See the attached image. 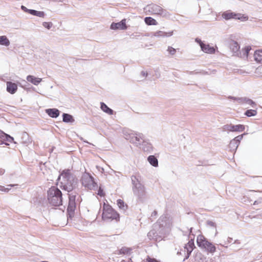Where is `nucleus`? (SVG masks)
Masks as SVG:
<instances>
[{
	"mask_svg": "<svg viewBox=\"0 0 262 262\" xmlns=\"http://www.w3.org/2000/svg\"><path fill=\"white\" fill-rule=\"evenodd\" d=\"M126 19H122L120 22L118 23H112L110 28L112 30H126L127 28V26L126 24Z\"/></svg>",
	"mask_w": 262,
	"mask_h": 262,
	"instance_id": "13",
	"label": "nucleus"
},
{
	"mask_svg": "<svg viewBox=\"0 0 262 262\" xmlns=\"http://www.w3.org/2000/svg\"><path fill=\"white\" fill-rule=\"evenodd\" d=\"M10 44V41L6 36H0V45L8 47Z\"/></svg>",
	"mask_w": 262,
	"mask_h": 262,
	"instance_id": "31",
	"label": "nucleus"
},
{
	"mask_svg": "<svg viewBox=\"0 0 262 262\" xmlns=\"http://www.w3.org/2000/svg\"><path fill=\"white\" fill-rule=\"evenodd\" d=\"M157 212L156 210H155L152 212V213L151 214V217H155L157 215Z\"/></svg>",
	"mask_w": 262,
	"mask_h": 262,
	"instance_id": "50",
	"label": "nucleus"
},
{
	"mask_svg": "<svg viewBox=\"0 0 262 262\" xmlns=\"http://www.w3.org/2000/svg\"><path fill=\"white\" fill-rule=\"evenodd\" d=\"M200 40H201V39H199V38H196L195 39V41L199 43V44L200 45Z\"/></svg>",
	"mask_w": 262,
	"mask_h": 262,
	"instance_id": "56",
	"label": "nucleus"
},
{
	"mask_svg": "<svg viewBox=\"0 0 262 262\" xmlns=\"http://www.w3.org/2000/svg\"><path fill=\"white\" fill-rule=\"evenodd\" d=\"M141 74L144 77H146L147 76V75H148L147 73L145 72V71H142L141 72Z\"/></svg>",
	"mask_w": 262,
	"mask_h": 262,
	"instance_id": "49",
	"label": "nucleus"
},
{
	"mask_svg": "<svg viewBox=\"0 0 262 262\" xmlns=\"http://www.w3.org/2000/svg\"><path fill=\"white\" fill-rule=\"evenodd\" d=\"M13 186L14 185L12 184L7 185V187H5L3 186H0V190L5 192H8Z\"/></svg>",
	"mask_w": 262,
	"mask_h": 262,
	"instance_id": "36",
	"label": "nucleus"
},
{
	"mask_svg": "<svg viewBox=\"0 0 262 262\" xmlns=\"http://www.w3.org/2000/svg\"><path fill=\"white\" fill-rule=\"evenodd\" d=\"M239 103L243 104L246 103L251 106L253 108H256V104L252 100L247 97H241V99H238Z\"/></svg>",
	"mask_w": 262,
	"mask_h": 262,
	"instance_id": "20",
	"label": "nucleus"
},
{
	"mask_svg": "<svg viewBox=\"0 0 262 262\" xmlns=\"http://www.w3.org/2000/svg\"><path fill=\"white\" fill-rule=\"evenodd\" d=\"M100 108L102 111L108 115H113L114 113V111L108 107L104 102H100Z\"/></svg>",
	"mask_w": 262,
	"mask_h": 262,
	"instance_id": "27",
	"label": "nucleus"
},
{
	"mask_svg": "<svg viewBox=\"0 0 262 262\" xmlns=\"http://www.w3.org/2000/svg\"><path fill=\"white\" fill-rule=\"evenodd\" d=\"M75 210V208H72L70 207H68V208H67V212H68L67 217H68V220L69 218L72 219L74 216Z\"/></svg>",
	"mask_w": 262,
	"mask_h": 262,
	"instance_id": "35",
	"label": "nucleus"
},
{
	"mask_svg": "<svg viewBox=\"0 0 262 262\" xmlns=\"http://www.w3.org/2000/svg\"><path fill=\"white\" fill-rule=\"evenodd\" d=\"M42 26L48 29H50L52 28V26H53V24L51 23V22H43L42 23Z\"/></svg>",
	"mask_w": 262,
	"mask_h": 262,
	"instance_id": "40",
	"label": "nucleus"
},
{
	"mask_svg": "<svg viewBox=\"0 0 262 262\" xmlns=\"http://www.w3.org/2000/svg\"><path fill=\"white\" fill-rule=\"evenodd\" d=\"M145 10L149 13L150 15H159L163 16H166L168 12L164 10L161 7L156 4H151L146 6L144 8Z\"/></svg>",
	"mask_w": 262,
	"mask_h": 262,
	"instance_id": "9",
	"label": "nucleus"
},
{
	"mask_svg": "<svg viewBox=\"0 0 262 262\" xmlns=\"http://www.w3.org/2000/svg\"><path fill=\"white\" fill-rule=\"evenodd\" d=\"M82 185L90 190H94L97 188V184L94 178L89 173H84L81 178Z\"/></svg>",
	"mask_w": 262,
	"mask_h": 262,
	"instance_id": "8",
	"label": "nucleus"
},
{
	"mask_svg": "<svg viewBox=\"0 0 262 262\" xmlns=\"http://www.w3.org/2000/svg\"><path fill=\"white\" fill-rule=\"evenodd\" d=\"M45 112L49 117L53 118H56L60 115V111L55 108L46 109Z\"/></svg>",
	"mask_w": 262,
	"mask_h": 262,
	"instance_id": "16",
	"label": "nucleus"
},
{
	"mask_svg": "<svg viewBox=\"0 0 262 262\" xmlns=\"http://www.w3.org/2000/svg\"><path fill=\"white\" fill-rule=\"evenodd\" d=\"M131 180L134 195L137 196L138 202L143 203L147 198L145 187L139 181L138 177L136 176H132Z\"/></svg>",
	"mask_w": 262,
	"mask_h": 262,
	"instance_id": "2",
	"label": "nucleus"
},
{
	"mask_svg": "<svg viewBox=\"0 0 262 262\" xmlns=\"http://www.w3.org/2000/svg\"><path fill=\"white\" fill-rule=\"evenodd\" d=\"M3 134V132L0 130V144L1 145L5 144L6 145H9V144H8L7 143H5L4 142V141H3L2 140V137Z\"/></svg>",
	"mask_w": 262,
	"mask_h": 262,
	"instance_id": "43",
	"label": "nucleus"
},
{
	"mask_svg": "<svg viewBox=\"0 0 262 262\" xmlns=\"http://www.w3.org/2000/svg\"><path fill=\"white\" fill-rule=\"evenodd\" d=\"M261 256L262 257V253H261Z\"/></svg>",
	"mask_w": 262,
	"mask_h": 262,
	"instance_id": "60",
	"label": "nucleus"
},
{
	"mask_svg": "<svg viewBox=\"0 0 262 262\" xmlns=\"http://www.w3.org/2000/svg\"><path fill=\"white\" fill-rule=\"evenodd\" d=\"M130 249L126 247H122L119 251L120 254H128L130 252Z\"/></svg>",
	"mask_w": 262,
	"mask_h": 262,
	"instance_id": "37",
	"label": "nucleus"
},
{
	"mask_svg": "<svg viewBox=\"0 0 262 262\" xmlns=\"http://www.w3.org/2000/svg\"><path fill=\"white\" fill-rule=\"evenodd\" d=\"M48 199L51 205L59 206L62 205V194L58 188L53 186L48 191Z\"/></svg>",
	"mask_w": 262,
	"mask_h": 262,
	"instance_id": "3",
	"label": "nucleus"
},
{
	"mask_svg": "<svg viewBox=\"0 0 262 262\" xmlns=\"http://www.w3.org/2000/svg\"><path fill=\"white\" fill-rule=\"evenodd\" d=\"M2 140L4 141L5 143L6 141H8L9 142H12L14 140V138L10 136L9 135H8L5 133L3 132V134L2 135Z\"/></svg>",
	"mask_w": 262,
	"mask_h": 262,
	"instance_id": "33",
	"label": "nucleus"
},
{
	"mask_svg": "<svg viewBox=\"0 0 262 262\" xmlns=\"http://www.w3.org/2000/svg\"><path fill=\"white\" fill-rule=\"evenodd\" d=\"M119 214L111 206L104 205L102 219L105 220H119Z\"/></svg>",
	"mask_w": 262,
	"mask_h": 262,
	"instance_id": "6",
	"label": "nucleus"
},
{
	"mask_svg": "<svg viewBox=\"0 0 262 262\" xmlns=\"http://www.w3.org/2000/svg\"><path fill=\"white\" fill-rule=\"evenodd\" d=\"M249 192H254V191H253V190H250V191H249Z\"/></svg>",
	"mask_w": 262,
	"mask_h": 262,
	"instance_id": "59",
	"label": "nucleus"
},
{
	"mask_svg": "<svg viewBox=\"0 0 262 262\" xmlns=\"http://www.w3.org/2000/svg\"><path fill=\"white\" fill-rule=\"evenodd\" d=\"M21 10L24 11L25 12H26V13H29V11L30 10V9H28L27 7H26L25 6L22 5L21 6Z\"/></svg>",
	"mask_w": 262,
	"mask_h": 262,
	"instance_id": "45",
	"label": "nucleus"
},
{
	"mask_svg": "<svg viewBox=\"0 0 262 262\" xmlns=\"http://www.w3.org/2000/svg\"><path fill=\"white\" fill-rule=\"evenodd\" d=\"M200 41V47L201 48L202 50L206 53L212 54L215 52V50L213 47H210L209 45H206L202 42L201 40Z\"/></svg>",
	"mask_w": 262,
	"mask_h": 262,
	"instance_id": "17",
	"label": "nucleus"
},
{
	"mask_svg": "<svg viewBox=\"0 0 262 262\" xmlns=\"http://www.w3.org/2000/svg\"><path fill=\"white\" fill-rule=\"evenodd\" d=\"M228 99H232L233 100H236L239 103L238 99H241V97H235L233 96H229Z\"/></svg>",
	"mask_w": 262,
	"mask_h": 262,
	"instance_id": "46",
	"label": "nucleus"
},
{
	"mask_svg": "<svg viewBox=\"0 0 262 262\" xmlns=\"http://www.w3.org/2000/svg\"><path fill=\"white\" fill-rule=\"evenodd\" d=\"M172 34L173 31L165 32L162 31H158L156 32H154L153 34V36L157 37H164L171 36L172 35Z\"/></svg>",
	"mask_w": 262,
	"mask_h": 262,
	"instance_id": "21",
	"label": "nucleus"
},
{
	"mask_svg": "<svg viewBox=\"0 0 262 262\" xmlns=\"http://www.w3.org/2000/svg\"><path fill=\"white\" fill-rule=\"evenodd\" d=\"M262 202V200L260 199V200L259 201H255L253 203V205H257L259 203H261Z\"/></svg>",
	"mask_w": 262,
	"mask_h": 262,
	"instance_id": "51",
	"label": "nucleus"
},
{
	"mask_svg": "<svg viewBox=\"0 0 262 262\" xmlns=\"http://www.w3.org/2000/svg\"><path fill=\"white\" fill-rule=\"evenodd\" d=\"M144 21L147 25H157L158 23L156 19L151 17H146L144 18Z\"/></svg>",
	"mask_w": 262,
	"mask_h": 262,
	"instance_id": "30",
	"label": "nucleus"
},
{
	"mask_svg": "<svg viewBox=\"0 0 262 262\" xmlns=\"http://www.w3.org/2000/svg\"><path fill=\"white\" fill-rule=\"evenodd\" d=\"M56 2H63L65 0H54Z\"/></svg>",
	"mask_w": 262,
	"mask_h": 262,
	"instance_id": "57",
	"label": "nucleus"
},
{
	"mask_svg": "<svg viewBox=\"0 0 262 262\" xmlns=\"http://www.w3.org/2000/svg\"><path fill=\"white\" fill-rule=\"evenodd\" d=\"M69 195V204L68 207H70L72 208H76V194L73 193H71L70 194H68Z\"/></svg>",
	"mask_w": 262,
	"mask_h": 262,
	"instance_id": "22",
	"label": "nucleus"
},
{
	"mask_svg": "<svg viewBox=\"0 0 262 262\" xmlns=\"http://www.w3.org/2000/svg\"><path fill=\"white\" fill-rule=\"evenodd\" d=\"M222 128L223 131L231 132V124L224 125Z\"/></svg>",
	"mask_w": 262,
	"mask_h": 262,
	"instance_id": "38",
	"label": "nucleus"
},
{
	"mask_svg": "<svg viewBox=\"0 0 262 262\" xmlns=\"http://www.w3.org/2000/svg\"><path fill=\"white\" fill-rule=\"evenodd\" d=\"M117 203L119 208L125 212L127 208V205L124 204V201L121 199H118L117 201Z\"/></svg>",
	"mask_w": 262,
	"mask_h": 262,
	"instance_id": "32",
	"label": "nucleus"
},
{
	"mask_svg": "<svg viewBox=\"0 0 262 262\" xmlns=\"http://www.w3.org/2000/svg\"><path fill=\"white\" fill-rule=\"evenodd\" d=\"M207 224L210 226H211V227H215V223L212 221H207Z\"/></svg>",
	"mask_w": 262,
	"mask_h": 262,
	"instance_id": "47",
	"label": "nucleus"
},
{
	"mask_svg": "<svg viewBox=\"0 0 262 262\" xmlns=\"http://www.w3.org/2000/svg\"><path fill=\"white\" fill-rule=\"evenodd\" d=\"M247 117H253L255 116L257 114V111L255 110H247L244 114Z\"/></svg>",
	"mask_w": 262,
	"mask_h": 262,
	"instance_id": "34",
	"label": "nucleus"
},
{
	"mask_svg": "<svg viewBox=\"0 0 262 262\" xmlns=\"http://www.w3.org/2000/svg\"><path fill=\"white\" fill-rule=\"evenodd\" d=\"M167 51L170 55H174L176 52V50L171 47L169 46L167 49Z\"/></svg>",
	"mask_w": 262,
	"mask_h": 262,
	"instance_id": "41",
	"label": "nucleus"
},
{
	"mask_svg": "<svg viewBox=\"0 0 262 262\" xmlns=\"http://www.w3.org/2000/svg\"><path fill=\"white\" fill-rule=\"evenodd\" d=\"M245 129V125L242 124L233 125L231 124V132H242Z\"/></svg>",
	"mask_w": 262,
	"mask_h": 262,
	"instance_id": "25",
	"label": "nucleus"
},
{
	"mask_svg": "<svg viewBox=\"0 0 262 262\" xmlns=\"http://www.w3.org/2000/svg\"><path fill=\"white\" fill-rule=\"evenodd\" d=\"M29 14L42 18L45 16V13L43 11H38L34 9H30Z\"/></svg>",
	"mask_w": 262,
	"mask_h": 262,
	"instance_id": "29",
	"label": "nucleus"
},
{
	"mask_svg": "<svg viewBox=\"0 0 262 262\" xmlns=\"http://www.w3.org/2000/svg\"><path fill=\"white\" fill-rule=\"evenodd\" d=\"M245 135V134L238 135L237 137H235L233 139H232L229 145V147L231 151H235L241 141V140L243 139L244 135Z\"/></svg>",
	"mask_w": 262,
	"mask_h": 262,
	"instance_id": "12",
	"label": "nucleus"
},
{
	"mask_svg": "<svg viewBox=\"0 0 262 262\" xmlns=\"http://www.w3.org/2000/svg\"><path fill=\"white\" fill-rule=\"evenodd\" d=\"M229 47L233 53V55H238L239 53L240 46L237 42L234 40H231L229 42Z\"/></svg>",
	"mask_w": 262,
	"mask_h": 262,
	"instance_id": "14",
	"label": "nucleus"
},
{
	"mask_svg": "<svg viewBox=\"0 0 262 262\" xmlns=\"http://www.w3.org/2000/svg\"><path fill=\"white\" fill-rule=\"evenodd\" d=\"M165 232V231L164 230V228H159L157 225H154L153 229L148 233L147 236L150 240L152 239L156 242H160L164 237Z\"/></svg>",
	"mask_w": 262,
	"mask_h": 262,
	"instance_id": "7",
	"label": "nucleus"
},
{
	"mask_svg": "<svg viewBox=\"0 0 262 262\" xmlns=\"http://www.w3.org/2000/svg\"><path fill=\"white\" fill-rule=\"evenodd\" d=\"M222 17L226 20L231 19H239L242 21H246L248 20V17L240 13H235L231 11L224 12L222 14Z\"/></svg>",
	"mask_w": 262,
	"mask_h": 262,
	"instance_id": "10",
	"label": "nucleus"
},
{
	"mask_svg": "<svg viewBox=\"0 0 262 262\" xmlns=\"http://www.w3.org/2000/svg\"><path fill=\"white\" fill-rule=\"evenodd\" d=\"M98 195H99L100 196H103L104 195V193L103 192V190L102 188L100 187L99 188L98 190Z\"/></svg>",
	"mask_w": 262,
	"mask_h": 262,
	"instance_id": "44",
	"label": "nucleus"
},
{
	"mask_svg": "<svg viewBox=\"0 0 262 262\" xmlns=\"http://www.w3.org/2000/svg\"><path fill=\"white\" fill-rule=\"evenodd\" d=\"M234 244H239L241 243L240 241L238 239H236L234 241Z\"/></svg>",
	"mask_w": 262,
	"mask_h": 262,
	"instance_id": "54",
	"label": "nucleus"
},
{
	"mask_svg": "<svg viewBox=\"0 0 262 262\" xmlns=\"http://www.w3.org/2000/svg\"><path fill=\"white\" fill-rule=\"evenodd\" d=\"M167 220V218L165 215L161 216L159 220H158L156 224L155 225H157L158 227L159 228H164V230L165 231V227L167 226L166 221Z\"/></svg>",
	"mask_w": 262,
	"mask_h": 262,
	"instance_id": "18",
	"label": "nucleus"
},
{
	"mask_svg": "<svg viewBox=\"0 0 262 262\" xmlns=\"http://www.w3.org/2000/svg\"><path fill=\"white\" fill-rule=\"evenodd\" d=\"M140 133L135 132L128 129H124L123 130V134L124 138L128 140L130 142L136 144V137H137Z\"/></svg>",
	"mask_w": 262,
	"mask_h": 262,
	"instance_id": "11",
	"label": "nucleus"
},
{
	"mask_svg": "<svg viewBox=\"0 0 262 262\" xmlns=\"http://www.w3.org/2000/svg\"><path fill=\"white\" fill-rule=\"evenodd\" d=\"M5 170L2 169V168H0V175H3V174H4L5 173Z\"/></svg>",
	"mask_w": 262,
	"mask_h": 262,
	"instance_id": "52",
	"label": "nucleus"
},
{
	"mask_svg": "<svg viewBox=\"0 0 262 262\" xmlns=\"http://www.w3.org/2000/svg\"><path fill=\"white\" fill-rule=\"evenodd\" d=\"M251 48L250 46L246 47L243 50L244 55H245L246 57H248V54L251 50Z\"/></svg>",
	"mask_w": 262,
	"mask_h": 262,
	"instance_id": "39",
	"label": "nucleus"
},
{
	"mask_svg": "<svg viewBox=\"0 0 262 262\" xmlns=\"http://www.w3.org/2000/svg\"><path fill=\"white\" fill-rule=\"evenodd\" d=\"M27 80L35 85H38L41 81V78H37L32 75H28L27 77Z\"/></svg>",
	"mask_w": 262,
	"mask_h": 262,
	"instance_id": "24",
	"label": "nucleus"
},
{
	"mask_svg": "<svg viewBox=\"0 0 262 262\" xmlns=\"http://www.w3.org/2000/svg\"><path fill=\"white\" fill-rule=\"evenodd\" d=\"M147 161L149 164L155 167L158 166V160L157 158L154 155L149 156L147 157Z\"/></svg>",
	"mask_w": 262,
	"mask_h": 262,
	"instance_id": "26",
	"label": "nucleus"
},
{
	"mask_svg": "<svg viewBox=\"0 0 262 262\" xmlns=\"http://www.w3.org/2000/svg\"><path fill=\"white\" fill-rule=\"evenodd\" d=\"M62 121L65 123H73L74 122L75 119L71 115L67 113H63Z\"/></svg>",
	"mask_w": 262,
	"mask_h": 262,
	"instance_id": "23",
	"label": "nucleus"
},
{
	"mask_svg": "<svg viewBox=\"0 0 262 262\" xmlns=\"http://www.w3.org/2000/svg\"><path fill=\"white\" fill-rule=\"evenodd\" d=\"M254 59L257 62L262 63V50H256L254 54Z\"/></svg>",
	"mask_w": 262,
	"mask_h": 262,
	"instance_id": "28",
	"label": "nucleus"
},
{
	"mask_svg": "<svg viewBox=\"0 0 262 262\" xmlns=\"http://www.w3.org/2000/svg\"><path fill=\"white\" fill-rule=\"evenodd\" d=\"M194 247V242H193V240L191 239V240L189 241L188 242V243L184 247L185 251H186L187 254L185 256V258H184V260H185V259H187L189 257L191 253L192 252V250H193Z\"/></svg>",
	"mask_w": 262,
	"mask_h": 262,
	"instance_id": "15",
	"label": "nucleus"
},
{
	"mask_svg": "<svg viewBox=\"0 0 262 262\" xmlns=\"http://www.w3.org/2000/svg\"><path fill=\"white\" fill-rule=\"evenodd\" d=\"M232 241V238L231 237H228L227 238V243H230Z\"/></svg>",
	"mask_w": 262,
	"mask_h": 262,
	"instance_id": "53",
	"label": "nucleus"
},
{
	"mask_svg": "<svg viewBox=\"0 0 262 262\" xmlns=\"http://www.w3.org/2000/svg\"><path fill=\"white\" fill-rule=\"evenodd\" d=\"M196 243L200 248L205 250L207 252L213 254L216 251L215 245L202 234L197 236Z\"/></svg>",
	"mask_w": 262,
	"mask_h": 262,
	"instance_id": "4",
	"label": "nucleus"
},
{
	"mask_svg": "<svg viewBox=\"0 0 262 262\" xmlns=\"http://www.w3.org/2000/svg\"><path fill=\"white\" fill-rule=\"evenodd\" d=\"M241 201L243 203H244L245 204L249 203L251 202V200H250V199L248 197L245 196H243L241 199Z\"/></svg>",
	"mask_w": 262,
	"mask_h": 262,
	"instance_id": "42",
	"label": "nucleus"
},
{
	"mask_svg": "<svg viewBox=\"0 0 262 262\" xmlns=\"http://www.w3.org/2000/svg\"><path fill=\"white\" fill-rule=\"evenodd\" d=\"M121 262H133V261H132V259L130 258H129L128 260L126 261V260H123Z\"/></svg>",
	"mask_w": 262,
	"mask_h": 262,
	"instance_id": "55",
	"label": "nucleus"
},
{
	"mask_svg": "<svg viewBox=\"0 0 262 262\" xmlns=\"http://www.w3.org/2000/svg\"><path fill=\"white\" fill-rule=\"evenodd\" d=\"M58 181L60 180V188L68 192H71L76 186L77 181L69 169L63 170L58 177Z\"/></svg>",
	"mask_w": 262,
	"mask_h": 262,
	"instance_id": "1",
	"label": "nucleus"
},
{
	"mask_svg": "<svg viewBox=\"0 0 262 262\" xmlns=\"http://www.w3.org/2000/svg\"><path fill=\"white\" fill-rule=\"evenodd\" d=\"M22 135H23V137L24 138H25V139H28L29 135H28V134L27 133H26V132H24V133H23Z\"/></svg>",
	"mask_w": 262,
	"mask_h": 262,
	"instance_id": "48",
	"label": "nucleus"
},
{
	"mask_svg": "<svg viewBox=\"0 0 262 262\" xmlns=\"http://www.w3.org/2000/svg\"><path fill=\"white\" fill-rule=\"evenodd\" d=\"M17 90V85L11 81L7 82V91L11 94H14Z\"/></svg>",
	"mask_w": 262,
	"mask_h": 262,
	"instance_id": "19",
	"label": "nucleus"
},
{
	"mask_svg": "<svg viewBox=\"0 0 262 262\" xmlns=\"http://www.w3.org/2000/svg\"><path fill=\"white\" fill-rule=\"evenodd\" d=\"M137 146H139L144 151L150 152L152 150V146L151 144L147 140L145 136L143 134H140L136 137Z\"/></svg>",
	"mask_w": 262,
	"mask_h": 262,
	"instance_id": "5",
	"label": "nucleus"
},
{
	"mask_svg": "<svg viewBox=\"0 0 262 262\" xmlns=\"http://www.w3.org/2000/svg\"><path fill=\"white\" fill-rule=\"evenodd\" d=\"M192 227H191V228H190V229H189V234H190V233H191V232H192Z\"/></svg>",
	"mask_w": 262,
	"mask_h": 262,
	"instance_id": "58",
	"label": "nucleus"
}]
</instances>
